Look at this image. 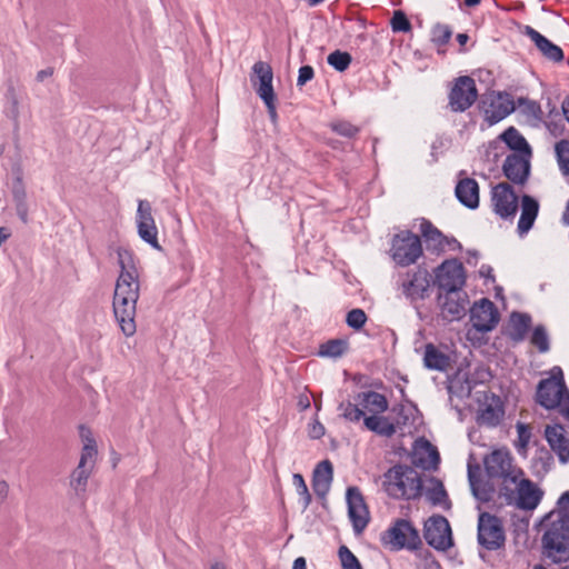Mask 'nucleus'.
<instances>
[{
	"label": "nucleus",
	"instance_id": "31",
	"mask_svg": "<svg viewBox=\"0 0 569 569\" xmlns=\"http://www.w3.org/2000/svg\"><path fill=\"white\" fill-rule=\"evenodd\" d=\"M498 479L500 480L498 485V498L502 500L506 506L512 505L515 493H517L518 482L523 479V471L517 469Z\"/></svg>",
	"mask_w": 569,
	"mask_h": 569
},
{
	"label": "nucleus",
	"instance_id": "3",
	"mask_svg": "<svg viewBox=\"0 0 569 569\" xmlns=\"http://www.w3.org/2000/svg\"><path fill=\"white\" fill-rule=\"evenodd\" d=\"M542 553L553 563L569 561V523L555 520L541 538Z\"/></svg>",
	"mask_w": 569,
	"mask_h": 569
},
{
	"label": "nucleus",
	"instance_id": "18",
	"mask_svg": "<svg viewBox=\"0 0 569 569\" xmlns=\"http://www.w3.org/2000/svg\"><path fill=\"white\" fill-rule=\"evenodd\" d=\"M530 158L525 154H508L502 164L505 177L515 184H525L530 176Z\"/></svg>",
	"mask_w": 569,
	"mask_h": 569
},
{
	"label": "nucleus",
	"instance_id": "63",
	"mask_svg": "<svg viewBox=\"0 0 569 569\" xmlns=\"http://www.w3.org/2000/svg\"><path fill=\"white\" fill-rule=\"evenodd\" d=\"M297 407L300 411H306L310 408V399L306 393H301L298 397Z\"/></svg>",
	"mask_w": 569,
	"mask_h": 569
},
{
	"label": "nucleus",
	"instance_id": "38",
	"mask_svg": "<svg viewBox=\"0 0 569 569\" xmlns=\"http://www.w3.org/2000/svg\"><path fill=\"white\" fill-rule=\"evenodd\" d=\"M431 487L428 488L426 496L432 506H441L443 509H449L451 502L441 480L436 477L430 478Z\"/></svg>",
	"mask_w": 569,
	"mask_h": 569
},
{
	"label": "nucleus",
	"instance_id": "50",
	"mask_svg": "<svg viewBox=\"0 0 569 569\" xmlns=\"http://www.w3.org/2000/svg\"><path fill=\"white\" fill-rule=\"evenodd\" d=\"M366 321L367 315L360 308L350 310L346 317V323L353 330H360L365 326Z\"/></svg>",
	"mask_w": 569,
	"mask_h": 569
},
{
	"label": "nucleus",
	"instance_id": "6",
	"mask_svg": "<svg viewBox=\"0 0 569 569\" xmlns=\"http://www.w3.org/2000/svg\"><path fill=\"white\" fill-rule=\"evenodd\" d=\"M435 284L439 292L462 290L466 283L463 264L456 258L447 259L435 269Z\"/></svg>",
	"mask_w": 569,
	"mask_h": 569
},
{
	"label": "nucleus",
	"instance_id": "27",
	"mask_svg": "<svg viewBox=\"0 0 569 569\" xmlns=\"http://www.w3.org/2000/svg\"><path fill=\"white\" fill-rule=\"evenodd\" d=\"M545 435L550 448L557 453L559 461L562 463L568 462L569 440L565 436L563 427L560 425L547 426Z\"/></svg>",
	"mask_w": 569,
	"mask_h": 569
},
{
	"label": "nucleus",
	"instance_id": "13",
	"mask_svg": "<svg viewBox=\"0 0 569 569\" xmlns=\"http://www.w3.org/2000/svg\"><path fill=\"white\" fill-rule=\"evenodd\" d=\"M136 224L139 238L151 248L161 250L158 241V228L152 214V206L148 200H138Z\"/></svg>",
	"mask_w": 569,
	"mask_h": 569
},
{
	"label": "nucleus",
	"instance_id": "60",
	"mask_svg": "<svg viewBox=\"0 0 569 569\" xmlns=\"http://www.w3.org/2000/svg\"><path fill=\"white\" fill-rule=\"evenodd\" d=\"M419 556L423 557L428 569H440L439 562L433 558L432 553L429 550L420 552Z\"/></svg>",
	"mask_w": 569,
	"mask_h": 569
},
{
	"label": "nucleus",
	"instance_id": "55",
	"mask_svg": "<svg viewBox=\"0 0 569 569\" xmlns=\"http://www.w3.org/2000/svg\"><path fill=\"white\" fill-rule=\"evenodd\" d=\"M315 77V70L311 66L306 64L300 67L298 72L297 86L302 87Z\"/></svg>",
	"mask_w": 569,
	"mask_h": 569
},
{
	"label": "nucleus",
	"instance_id": "41",
	"mask_svg": "<svg viewBox=\"0 0 569 569\" xmlns=\"http://www.w3.org/2000/svg\"><path fill=\"white\" fill-rule=\"evenodd\" d=\"M360 405L356 401L355 403L351 401H342L338 406V410L341 412V417L349 422L358 423L367 417L365 415L363 409L359 407Z\"/></svg>",
	"mask_w": 569,
	"mask_h": 569
},
{
	"label": "nucleus",
	"instance_id": "61",
	"mask_svg": "<svg viewBox=\"0 0 569 569\" xmlns=\"http://www.w3.org/2000/svg\"><path fill=\"white\" fill-rule=\"evenodd\" d=\"M16 212L19 219L27 223L28 222V204L26 202H16Z\"/></svg>",
	"mask_w": 569,
	"mask_h": 569
},
{
	"label": "nucleus",
	"instance_id": "19",
	"mask_svg": "<svg viewBox=\"0 0 569 569\" xmlns=\"http://www.w3.org/2000/svg\"><path fill=\"white\" fill-rule=\"evenodd\" d=\"M543 497V491L530 479L523 478L518 482L517 493L512 500V505L520 510H535Z\"/></svg>",
	"mask_w": 569,
	"mask_h": 569
},
{
	"label": "nucleus",
	"instance_id": "20",
	"mask_svg": "<svg viewBox=\"0 0 569 569\" xmlns=\"http://www.w3.org/2000/svg\"><path fill=\"white\" fill-rule=\"evenodd\" d=\"M485 471L488 478L497 479L518 468L512 465V457L508 450L496 449L483 459Z\"/></svg>",
	"mask_w": 569,
	"mask_h": 569
},
{
	"label": "nucleus",
	"instance_id": "48",
	"mask_svg": "<svg viewBox=\"0 0 569 569\" xmlns=\"http://www.w3.org/2000/svg\"><path fill=\"white\" fill-rule=\"evenodd\" d=\"M292 483L297 490V493L302 500V508L307 509L311 502V495L308 490L303 477L300 473H295L292 476Z\"/></svg>",
	"mask_w": 569,
	"mask_h": 569
},
{
	"label": "nucleus",
	"instance_id": "8",
	"mask_svg": "<svg viewBox=\"0 0 569 569\" xmlns=\"http://www.w3.org/2000/svg\"><path fill=\"white\" fill-rule=\"evenodd\" d=\"M478 543L489 551L498 550L505 545L501 520L489 512H481L478 519Z\"/></svg>",
	"mask_w": 569,
	"mask_h": 569
},
{
	"label": "nucleus",
	"instance_id": "36",
	"mask_svg": "<svg viewBox=\"0 0 569 569\" xmlns=\"http://www.w3.org/2000/svg\"><path fill=\"white\" fill-rule=\"evenodd\" d=\"M423 363L429 370L446 371L450 365V358L435 345L428 343L425 348Z\"/></svg>",
	"mask_w": 569,
	"mask_h": 569
},
{
	"label": "nucleus",
	"instance_id": "1",
	"mask_svg": "<svg viewBox=\"0 0 569 569\" xmlns=\"http://www.w3.org/2000/svg\"><path fill=\"white\" fill-rule=\"evenodd\" d=\"M383 488L392 499L416 500L422 495V480L412 467L398 463L383 475Z\"/></svg>",
	"mask_w": 569,
	"mask_h": 569
},
{
	"label": "nucleus",
	"instance_id": "4",
	"mask_svg": "<svg viewBox=\"0 0 569 569\" xmlns=\"http://www.w3.org/2000/svg\"><path fill=\"white\" fill-rule=\"evenodd\" d=\"M381 543L391 551L419 550L422 541L418 529L407 519H396L391 527L381 533Z\"/></svg>",
	"mask_w": 569,
	"mask_h": 569
},
{
	"label": "nucleus",
	"instance_id": "45",
	"mask_svg": "<svg viewBox=\"0 0 569 569\" xmlns=\"http://www.w3.org/2000/svg\"><path fill=\"white\" fill-rule=\"evenodd\" d=\"M329 128L338 136L352 139L360 132L358 126L352 124L347 120H336L329 123Z\"/></svg>",
	"mask_w": 569,
	"mask_h": 569
},
{
	"label": "nucleus",
	"instance_id": "37",
	"mask_svg": "<svg viewBox=\"0 0 569 569\" xmlns=\"http://www.w3.org/2000/svg\"><path fill=\"white\" fill-rule=\"evenodd\" d=\"M420 230L428 244V248H431L438 252L445 250V241L447 240V236H445L429 220H423L421 222Z\"/></svg>",
	"mask_w": 569,
	"mask_h": 569
},
{
	"label": "nucleus",
	"instance_id": "59",
	"mask_svg": "<svg viewBox=\"0 0 569 569\" xmlns=\"http://www.w3.org/2000/svg\"><path fill=\"white\" fill-rule=\"evenodd\" d=\"M560 413L569 420V390L566 388L563 396L560 398V403L558 405Z\"/></svg>",
	"mask_w": 569,
	"mask_h": 569
},
{
	"label": "nucleus",
	"instance_id": "28",
	"mask_svg": "<svg viewBox=\"0 0 569 569\" xmlns=\"http://www.w3.org/2000/svg\"><path fill=\"white\" fill-rule=\"evenodd\" d=\"M455 194L466 208L475 210L479 207V184L475 179H460L456 186Z\"/></svg>",
	"mask_w": 569,
	"mask_h": 569
},
{
	"label": "nucleus",
	"instance_id": "5",
	"mask_svg": "<svg viewBox=\"0 0 569 569\" xmlns=\"http://www.w3.org/2000/svg\"><path fill=\"white\" fill-rule=\"evenodd\" d=\"M390 254L400 267L416 263L422 254L420 238L410 230L400 231L391 240Z\"/></svg>",
	"mask_w": 569,
	"mask_h": 569
},
{
	"label": "nucleus",
	"instance_id": "58",
	"mask_svg": "<svg viewBox=\"0 0 569 569\" xmlns=\"http://www.w3.org/2000/svg\"><path fill=\"white\" fill-rule=\"evenodd\" d=\"M261 100L263 101V103L267 107L268 114H269L270 119L274 122L278 118L277 107H276V100H277L276 96L268 97V98H264Z\"/></svg>",
	"mask_w": 569,
	"mask_h": 569
},
{
	"label": "nucleus",
	"instance_id": "29",
	"mask_svg": "<svg viewBox=\"0 0 569 569\" xmlns=\"http://www.w3.org/2000/svg\"><path fill=\"white\" fill-rule=\"evenodd\" d=\"M416 452L413 456V465L422 469H436L440 463V456L435 446L428 440L421 438L416 441Z\"/></svg>",
	"mask_w": 569,
	"mask_h": 569
},
{
	"label": "nucleus",
	"instance_id": "14",
	"mask_svg": "<svg viewBox=\"0 0 569 569\" xmlns=\"http://www.w3.org/2000/svg\"><path fill=\"white\" fill-rule=\"evenodd\" d=\"M493 212L501 219H513L518 211V196L511 184L500 182L491 190Z\"/></svg>",
	"mask_w": 569,
	"mask_h": 569
},
{
	"label": "nucleus",
	"instance_id": "54",
	"mask_svg": "<svg viewBox=\"0 0 569 569\" xmlns=\"http://www.w3.org/2000/svg\"><path fill=\"white\" fill-rule=\"evenodd\" d=\"M559 521L569 523V491H565L558 499Z\"/></svg>",
	"mask_w": 569,
	"mask_h": 569
},
{
	"label": "nucleus",
	"instance_id": "34",
	"mask_svg": "<svg viewBox=\"0 0 569 569\" xmlns=\"http://www.w3.org/2000/svg\"><path fill=\"white\" fill-rule=\"evenodd\" d=\"M531 322L532 319L529 313L513 311L510 315L509 339L513 342L523 341L531 327Z\"/></svg>",
	"mask_w": 569,
	"mask_h": 569
},
{
	"label": "nucleus",
	"instance_id": "7",
	"mask_svg": "<svg viewBox=\"0 0 569 569\" xmlns=\"http://www.w3.org/2000/svg\"><path fill=\"white\" fill-rule=\"evenodd\" d=\"M97 455L96 440L89 438L88 443L82 448L79 463L70 476V487L77 497H82L86 493L88 479L93 469Z\"/></svg>",
	"mask_w": 569,
	"mask_h": 569
},
{
	"label": "nucleus",
	"instance_id": "10",
	"mask_svg": "<svg viewBox=\"0 0 569 569\" xmlns=\"http://www.w3.org/2000/svg\"><path fill=\"white\" fill-rule=\"evenodd\" d=\"M423 537L438 551H446L453 545L449 521L441 515L431 516L425 522Z\"/></svg>",
	"mask_w": 569,
	"mask_h": 569
},
{
	"label": "nucleus",
	"instance_id": "62",
	"mask_svg": "<svg viewBox=\"0 0 569 569\" xmlns=\"http://www.w3.org/2000/svg\"><path fill=\"white\" fill-rule=\"evenodd\" d=\"M480 277L495 282L493 269L489 264H482L479 269Z\"/></svg>",
	"mask_w": 569,
	"mask_h": 569
},
{
	"label": "nucleus",
	"instance_id": "52",
	"mask_svg": "<svg viewBox=\"0 0 569 569\" xmlns=\"http://www.w3.org/2000/svg\"><path fill=\"white\" fill-rule=\"evenodd\" d=\"M516 428L518 432V440L516 442L518 452H520L521 450L526 451L531 438L530 428L522 422H517Z\"/></svg>",
	"mask_w": 569,
	"mask_h": 569
},
{
	"label": "nucleus",
	"instance_id": "51",
	"mask_svg": "<svg viewBox=\"0 0 569 569\" xmlns=\"http://www.w3.org/2000/svg\"><path fill=\"white\" fill-rule=\"evenodd\" d=\"M391 29L395 32H408L411 30V23L407 18L406 13L401 10H397L393 12V16L390 21Z\"/></svg>",
	"mask_w": 569,
	"mask_h": 569
},
{
	"label": "nucleus",
	"instance_id": "47",
	"mask_svg": "<svg viewBox=\"0 0 569 569\" xmlns=\"http://www.w3.org/2000/svg\"><path fill=\"white\" fill-rule=\"evenodd\" d=\"M338 556L343 569H362L360 561L347 546L339 547Z\"/></svg>",
	"mask_w": 569,
	"mask_h": 569
},
{
	"label": "nucleus",
	"instance_id": "56",
	"mask_svg": "<svg viewBox=\"0 0 569 569\" xmlns=\"http://www.w3.org/2000/svg\"><path fill=\"white\" fill-rule=\"evenodd\" d=\"M12 196H13L14 202H26L27 194H26L21 178L17 179V182L14 183V186L12 188Z\"/></svg>",
	"mask_w": 569,
	"mask_h": 569
},
{
	"label": "nucleus",
	"instance_id": "2",
	"mask_svg": "<svg viewBox=\"0 0 569 569\" xmlns=\"http://www.w3.org/2000/svg\"><path fill=\"white\" fill-rule=\"evenodd\" d=\"M139 288L116 282L113 293V315L126 337H131L137 331L134 321Z\"/></svg>",
	"mask_w": 569,
	"mask_h": 569
},
{
	"label": "nucleus",
	"instance_id": "35",
	"mask_svg": "<svg viewBox=\"0 0 569 569\" xmlns=\"http://www.w3.org/2000/svg\"><path fill=\"white\" fill-rule=\"evenodd\" d=\"M500 139L512 150V153L531 157V147L525 137L515 128L509 127L501 134Z\"/></svg>",
	"mask_w": 569,
	"mask_h": 569
},
{
	"label": "nucleus",
	"instance_id": "25",
	"mask_svg": "<svg viewBox=\"0 0 569 569\" xmlns=\"http://www.w3.org/2000/svg\"><path fill=\"white\" fill-rule=\"evenodd\" d=\"M503 417L505 408L501 399L495 393H491L490 402H487L477 416V423L479 426L496 428L500 425Z\"/></svg>",
	"mask_w": 569,
	"mask_h": 569
},
{
	"label": "nucleus",
	"instance_id": "30",
	"mask_svg": "<svg viewBox=\"0 0 569 569\" xmlns=\"http://www.w3.org/2000/svg\"><path fill=\"white\" fill-rule=\"evenodd\" d=\"M539 202L529 194L521 197V214L518 221V233L523 236L529 232L538 217Z\"/></svg>",
	"mask_w": 569,
	"mask_h": 569
},
{
	"label": "nucleus",
	"instance_id": "44",
	"mask_svg": "<svg viewBox=\"0 0 569 569\" xmlns=\"http://www.w3.org/2000/svg\"><path fill=\"white\" fill-rule=\"evenodd\" d=\"M530 342L537 347L540 353H546L550 350V341L547 329L543 325H537L533 328Z\"/></svg>",
	"mask_w": 569,
	"mask_h": 569
},
{
	"label": "nucleus",
	"instance_id": "53",
	"mask_svg": "<svg viewBox=\"0 0 569 569\" xmlns=\"http://www.w3.org/2000/svg\"><path fill=\"white\" fill-rule=\"evenodd\" d=\"M519 104L525 106L523 112L536 120H540L542 117V110L540 104L537 101H532L526 98H520Z\"/></svg>",
	"mask_w": 569,
	"mask_h": 569
},
{
	"label": "nucleus",
	"instance_id": "15",
	"mask_svg": "<svg viewBox=\"0 0 569 569\" xmlns=\"http://www.w3.org/2000/svg\"><path fill=\"white\" fill-rule=\"evenodd\" d=\"M440 317L448 322L461 320L467 312L468 296L463 290L438 292Z\"/></svg>",
	"mask_w": 569,
	"mask_h": 569
},
{
	"label": "nucleus",
	"instance_id": "23",
	"mask_svg": "<svg viewBox=\"0 0 569 569\" xmlns=\"http://www.w3.org/2000/svg\"><path fill=\"white\" fill-rule=\"evenodd\" d=\"M117 254L121 270L116 282L140 288L139 272L136 266L134 254L132 253V251L124 248H118Z\"/></svg>",
	"mask_w": 569,
	"mask_h": 569
},
{
	"label": "nucleus",
	"instance_id": "17",
	"mask_svg": "<svg viewBox=\"0 0 569 569\" xmlns=\"http://www.w3.org/2000/svg\"><path fill=\"white\" fill-rule=\"evenodd\" d=\"M499 319L498 309L488 298L480 299L470 308V321L478 332L486 333L493 330Z\"/></svg>",
	"mask_w": 569,
	"mask_h": 569
},
{
	"label": "nucleus",
	"instance_id": "21",
	"mask_svg": "<svg viewBox=\"0 0 569 569\" xmlns=\"http://www.w3.org/2000/svg\"><path fill=\"white\" fill-rule=\"evenodd\" d=\"M431 274L425 268H418L410 279L402 283L403 295L411 301L423 300L429 296Z\"/></svg>",
	"mask_w": 569,
	"mask_h": 569
},
{
	"label": "nucleus",
	"instance_id": "43",
	"mask_svg": "<svg viewBox=\"0 0 569 569\" xmlns=\"http://www.w3.org/2000/svg\"><path fill=\"white\" fill-rule=\"evenodd\" d=\"M352 61V57L347 51L335 50L327 57V62L338 72L346 71Z\"/></svg>",
	"mask_w": 569,
	"mask_h": 569
},
{
	"label": "nucleus",
	"instance_id": "42",
	"mask_svg": "<svg viewBox=\"0 0 569 569\" xmlns=\"http://www.w3.org/2000/svg\"><path fill=\"white\" fill-rule=\"evenodd\" d=\"M555 153L561 174L569 176V140L558 141L555 146Z\"/></svg>",
	"mask_w": 569,
	"mask_h": 569
},
{
	"label": "nucleus",
	"instance_id": "22",
	"mask_svg": "<svg viewBox=\"0 0 569 569\" xmlns=\"http://www.w3.org/2000/svg\"><path fill=\"white\" fill-rule=\"evenodd\" d=\"M273 72L269 63L257 61L252 66V74L250 81L256 88V92L260 99L276 96L272 87Z\"/></svg>",
	"mask_w": 569,
	"mask_h": 569
},
{
	"label": "nucleus",
	"instance_id": "64",
	"mask_svg": "<svg viewBox=\"0 0 569 569\" xmlns=\"http://www.w3.org/2000/svg\"><path fill=\"white\" fill-rule=\"evenodd\" d=\"M443 147V141L441 138H437L432 144H431V158H432V162H437L438 161V154L437 152L439 151V149H441Z\"/></svg>",
	"mask_w": 569,
	"mask_h": 569
},
{
	"label": "nucleus",
	"instance_id": "49",
	"mask_svg": "<svg viewBox=\"0 0 569 569\" xmlns=\"http://www.w3.org/2000/svg\"><path fill=\"white\" fill-rule=\"evenodd\" d=\"M468 480L473 497L481 502H488L490 500L489 492L485 488L480 489L477 486L479 481L472 471L471 465H468Z\"/></svg>",
	"mask_w": 569,
	"mask_h": 569
},
{
	"label": "nucleus",
	"instance_id": "57",
	"mask_svg": "<svg viewBox=\"0 0 569 569\" xmlns=\"http://www.w3.org/2000/svg\"><path fill=\"white\" fill-rule=\"evenodd\" d=\"M325 427L323 425L318 421V420H315L310 426H309V430H308V435L311 439H320L325 436Z\"/></svg>",
	"mask_w": 569,
	"mask_h": 569
},
{
	"label": "nucleus",
	"instance_id": "40",
	"mask_svg": "<svg viewBox=\"0 0 569 569\" xmlns=\"http://www.w3.org/2000/svg\"><path fill=\"white\" fill-rule=\"evenodd\" d=\"M553 465V457L547 449H541L536 452L531 459V472L536 477L546 476Z\"/></svg>",
	"mask_w": 569,
	"mask_h": 569
},
{
	"label": "nucleus",
	"instance_id": "26",
	"mask_svg": "<svg viewBox=\"0 0 569 569\" xmlns=\"http://www.w3.org/2000/svg\"><path fill=\"white\" fill-rule=\"evenodd\" d=\"M332 479V463L328 459L320 461L313 469L312 473L311 485L315 493L320 498L326 497L330 490Z\"/></svg>",
	"mask_w": 569,
	"mask_h": 569
},
{
	"label": "nucleus",
	"instance_id": "16",
	"mask_svg": "<svg viewBox=\"0 0 569 569\" xmlns=\"http://www.w3.org/2000/svg\"><path fill=\"white\" fill-rule=\"evenodd\" d=\"M348 516L352 523L353 531L360 533L368 526L370 513L365 498L358 487H348L346 492Z\"/></svg>",
	"mask_w": 569,
	"mask_h": 569
},
{
	"label": "nucleus",
	"instance_id": "9",
	"mask_svg": "<svg viewBox=\"0 0 569 569\" xmlns=\"http://www.w3.org/2000/svg\"><path fill=\"white\" fill-rule=\"evenodd\" d=\"M552 371H557L552 378L539 381L536 391V401L545 409H555L560 403V398L566 391V383L561 368L555 367Z\"/></svg>",
	"mask_w": 569,
	"mask_h": 569
},
{
	"label": "nucleus",
	"instance_id": "24",
	"mask_svg": "<svg viewBox=\"0 0 569 569\" xmlns=\"http://www.w3.org/2000/svg\"><path fill=\"white\" fill-rule=\"evenodd\" d=\"M521 32L533 41L537 49L546 59L552 62H561L565 59L562 49L532 27L525 26Z\"/></svg>",
	"mask_w": 569,
	"mask_h": 569
},
{
	"label": "nucleus",
	"instance_id": "33",
	"mask_svg": "<svg viewBox=\"0 0 569 569\" xmlns=\"http://www.w3.org/2000/svg\"><path fill=\"white\" fill-rule=\"evenodd\" d=\"M363 426L367 430L385 438H391L397 432V425L382 413L366 417Z\"/></svg>",
	"mask_w": 569,
	"mask_h": 569
},
{
	"label": "nucleus",
	"instance_id": "11",
	"mask_svg": "<svg viewBox=\"0 0 569 569\" xmlns=\"http://www.w3.org/2000/svg\"><path fill=\"white\" fill-rule=\"evenodd\" d=\"M478 90L469 76L458 77L449 92V107L453 112H465L477 100Z\"/></svg>",
	"mask_w": 569,
	"mask_h": 569
},
{
	"label": "nucleus",
	"instance_id": "12",
	"mask_svg": "<svg viewBox=\"0 0 569 569\" xmlns=\"http://www.w3.org/2000/svg\"><path fill=\"white\" fill-rule=\"evenodd\" d=\"M479 109L483 112L488 123L492 126L513 112L515 103L509 93L492 92L488 98L480 101Z\"/></svg>",
	"mask_w": 569,
	"mask_h": 569
},
{
	"label": "nucleus",
	"instance_id": "32",
	"mask_svg": "<svg viewBox=\"0 0 569 569\" xmlns=\"http://www.w3.org/2000/svg\"><path fill=\"white\" fill-rule=\"evenodd\" d=\"M355 401L361 405L371 415L383 413L389 407L387 397L376 391L358 392L355 396Z\"/></svg>",
	"mask_w": 569,
	"mask_h": 569
},
{
	"label": "nucleus",
	"instance_id": "46",
	"mask_svg": "<svg viewBox=\"0 0 569 569\" xmlns=\"http://www.w3.org/2000/svg\"><path fill=\"white\" fill-rule=\"evenodd\" d=\"M452 30L448 24L437 23L431 30V40L437 46H445L449 42Z\"/></svg>",
	"mask_w": 569,
	"mask_h": 569
},
{
	"label": "nucleus",
	"instance_id": "39",
	"mask_svg": "<svg viewBox=\"0 0 569 569\" xmlns=\"http://www.w3.org/2000/svg\"><path fill=\"white\" fill-rule=\"evenodd\" d=\"M349 349V343L346 339H330L320 345L318 356L322 358L337 359L343 356Z\"/></svg>",
	"mask_w": 569,
	"mask_h": 569
}]
</instances>
